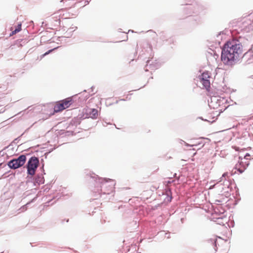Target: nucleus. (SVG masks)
<instances>
[{
	"label": "nucleus",
	"instance_id": "12",
	"mask_svg": "<svg viewBox=\"0 0 253 253\" xmlns=\"http://www.w3.org/2000/svg\"><path fill=\"white\" fill-rule=\"evenodd\" d=\"M227 175V173H224L222 177L220 178V180L218 181V183H220V184L227 186L228 187L229 185V181L226 180V176Z\"/></svg>",
	"mask_w": 253,
	"mask_h": 253
},
{
	"label": "nucleus",
	"instance_id": "54",
	"mask_svg": "<svg viewBox=\"0 0 253 253\" xmlns=\"http://www.w3.org/2000/svg\"><path fill=\"white\" fill-rule=\"evenodd\" d=\"M86 90H84L83 92H86Z\"/></svg>",
	"mask_w": 253,
	"mask_h": 253
},
{
	"label": "nucleus",
	"instance_id": "29",
	"mask_svg": "<svg viewBox=\"0 0 253 253\" xmlns=\"http://www.w3.org/2000/svg\"><path fill=\"white\" fill-rule=\"evenodd\" d=\"M250 163L249 162H246L245 163H243V167L244 168H246V169L247 168V167L249 166Z\"/></svg>",
	"mask_w": 253,
	"mask_h": 253
},
{
	"label": "nucleus",
	"instance_id": "36",
	"mask_svg": "<svg viewBox=\"0 0 253 253\" xmlns=\"http://www.w3.org/2000/svg\"><path fill=\"white\" fill-rule=\"evenodd\" d=\"M4 155V152H3V150L0 151V156H3Z\"/></svg>",
	"mask_w": 253,
	"mask_h": 253
},
{
	"label": "nucleus",
	"instance_id": "18",
	"mask_svg": "<svg viewBox=\"0 0 253 253\" xmlns=\"http://www.w3.org/2000/svg\"><path fill=\"white\" fill-rule=\"evenodd\" d=\"M30 128H28L27 129H26L25 131V132H24L22 134H21L20 136H19V137H17L16 138L14 139L13 141L11 142V144L12 145L13 144H16L18 142V141L19 140H20V138L24 135V134L25 133V132H27L29 129Z\"/></svg>",
	"mask_w": 253,
	"mask_h": 253
},
{
	"label": "nucleus",
	"instance_id": "26",
	"mask_svg": "<svg viewBox=\"0 0 253 253\" xmlns=\"http://www.w3.org/2000/svg\"><path fill=\"white\" fill-rule=\"evenodd\" d=\"M213 245L214 246V249L215 251H217V240L216 239H214L213 240Z\"/></svg>",
	"mask_w": 253,
	"mask_h": 253
},
{
	"label": "nucleus",
	"instance_id": "55",
	"mask_svg": "<svg viewBox=\"0 0 253 253\" xmlns=\"http://www.w3.org/2000/svg\"><path fill=\"white\" fill-rule=\"evenodd\" d=\"M202 139H206L207 138H202Z\"/></svg>",
	"mask_w": 253,
	"mask_h": 253
},
{
	"label": "nucleus",
	"instance_id": "46",
	"mask_svg": "<svg viewBox=\"0 0 253 253\" xmlns=\"http://www.w3.org/2000/svg\"><path fill=\"white\" fill-rule=\"evenodd\" d=\"M49 153V152H48V153H44V155H47Z\"/></svg>",
	"mask_w": 253,
	"mask_h": 253
},
{
	"label": "nucleus",
	"instance_id": "2",
	"mask_svg": "<svg viewBox=\"0 0 253 253\" xmlns=\"http://www.w3.org/2000/svg\"><path fill=\"white\" fill-rule=\"evenodd\" d=\"M89 175L92 181L94 182V192L98 193L101 197L103 195H110L114 191L116 184L114 180L108 178H102L89 171L86 174Z\"/></svg>",
	"mask_w": 253,
	"mask_h": 253
},
{
	"label": "nucleus",
	"instance_id": "9",
	"mask_svg": "<svg viewBox=\"0 0 253 253\" xmlns=\"http://www.w3.org/2000/svg\"><path fill=\"white\" fill-rule=\"evenodd\" d=\"M89 118V114L87 110L84 109L82 113L79 114L77 117H75V120L80 119L81 121Z\"/></svg>",
	"mask_w": 253,
	"mask_h": 253
},
{
	"label": "nucleus",
	"instance_id": "5",
	"mask_svg": "<svg viewBox=\"0 0 253 253\" xmlns=\"http://www.w3.org/2000/svg\"><path fill=\"white\" fill-rule=\"evenodd\" d=\"M78 94L72 96V97L66 98L60 101V103L55 105L54 107V112L55 113L59 112L66 108H69L74 102V99L77 96Z\"/></svg>",
	"mask_w": 253,
	"mask_h": 253
},
{
	"label": "nucleus",
	"instance_id": "13",
	"mask_svg": "<svg viewBox=\"0 0 253 253\" xmlns=\"http://www.w3.org/2000/svg\"><path fill=\"white\" fill-rule=\"evenodd\" d=\"M87 112L89 114V118H91L92 119H97L98 116V110L96 109H90L89 111Z\"/></svg>",
	"mask_w": 253,
	"mask_h": 253
},
{
	"label": "nucleus",
	"instance_id": "27",
	"mask_svg": "<svg viewBox=\"0 0 253 253\" xmlns=\"http://www.w3.org/2000/svg\"><path fill=\"white\" fill-rule=\"evenodd\" d=\"M174 182V180H173L171 178H169V180L167 181H165V182L168 184V185H169L170 184H171L172 183Z\"/></svg>",
	"mask_w": 253,
	"mask_h": 253
},
{
	"label": "nucleus",
	"instance_id": "22",
	"mask_svg": "<svg viewBox=\"0 0 253 253\" xmlns=\"http://www.w3.org/2000/svg\"><path fill=\"white\" fill-rule=\"evenodd\" d=\"M42 165H41V166L40 167L39 169L41 171V172L40 173H42V174H44L45 175V170L44 169V163H43V159H42Z\"/></svg>",
	"mask_w": 253,
	"mask_h": 253
},
{
	"label": "nucleus",
	"instance_id": "16",
	"mask_svg": "<svg viewBox=\"0 0 253 253\" xmlns=\"http://www.w3.org/2000/svg\"><path fill=\"white\" fill-rule=\"evenodd\" d=\"M202 83L203 87L206 89V90H209L211 88V84L210 82V80H205L201 81Z\"/></svg>",
	"mask_w": 253,
	"mask_h": 253
},
{
	"label": "nucleus",
	"instance_id": "15",
	"mask_svg": "<svg viewBox=\"0 0 253 253\" xmlns=\"http://www.w3.org/2000/svg\"><path fill=\"white\" fill-rule=\"evenodd\" d=\"M215 221L217 224L223 226L225 225V223H227L226 217L224 216L216 217Z\"/></svg>",
	"mask_w": 253,
	"mask_h": 253
},
{
	"label": "nucleus",
	"instance_id": "37",
	"mask_svg": "<svg viewBox=\"0 0 253 253\" xmlns=\"http://www.w3.org/2000/svg\"><path fill=\"white\" fill-rule=\"evenodd\" d=\"M199 119H201V120H203V121H207V122H210V121H208L207 120H206V119H204L203 118V117H199Z\"/></svg>",
	"mask_w": 253,
	"mask_h": 253
},
{
	"label": "nucleus",
	"instance_id": "43",
	"mask_svg": "<svg viewBox=\"0 0 253 253\" xmlns=\"http://www.w3.org/2000/svg\"><path fill=\"white\" fill-rule=\"evenodd\" d=\"M126 99H121L120 100V101H126Z\"/></svg>",
	"mask_w": 253,
	"mask_h": 253
},
{
	"label": "nucleus",
	"instance_id": "32",
	"mask_svg": "<svg viewBox=\"0 0 253 253\" xmlns=\"http://www.w3.org/2000/svg\"><path fill=\"white\" fill-rule=\"evenodd\" d=\"M74 27H72V28H70L69 29H68V31H70V32H73V31H74L76 29H77V27H76L75 28V29H74Z\"/></svg>",
	"mask_w": 253,
	"mask_h": 253
},
{
	"label": "nucleus",
	"instance_id": "21",
	"mask_svg": "<svg viewBox=\"0 0 253 253\" xmlns=\"http://www.w3.org/2000/svg\"><path fill=\"white\" fill-rule=\"evenodd\" d=\"M81 121L80 119L75 120V118L71 122V124L73 126H77L81 124Z\"/></svg>",
	"mask_w": 253,
	"mask_h": 253
},
{
	"label": "nucleus",
	"instance_id": "8",
	"mask_svg": "<svg viewBox=\"0 0 253 253\" xmlns=\"http://www.w3.org/2000/svg\"><path fill=\"white\" fill-rule=\"evenodd\" d=\"M242 58L246 59V64H250L253 62V52L252 48H250L242 56Z\"/></svg>",
	"mask_w": 253,
	"mask_h": 253
},
{
	"label": "nucleus",
	"instance_id": "49",
	"mask_svg": "<svg viewBox=\"0 0 253 253\" xmlns=\"http://www.w3.org/2000/svg\"><path fill=\"white\" fill-rule=\"evenodd\" d=\"M173 176L174 177H175L176 176V173H174Z\"/></svg>",
	"mask_w": 253,
	"mask_h": 253
},
{
	"label": "nucleus",
	"instance_id": "19",
	"mask_svg": "<svg viewBox=\"0 0 253 253\" xmlns=\"http://www.w3.org/2000/svg\"><path fill=\"white\" fill-rule=\"evenodd\" d=\"M59 47H54L53 48H52L51 49H49L48 50H47V51H46L44 53H43V54L41 55V59L43 57H44L45 56L48 55V54L50 53L51 52H52L53 51L55 50V49H57Z\"/></svg>",
	"mask_w": 253,
	"mask_h": 253
},
{
	"label": "nucleus",
	"instance_id": "25",
	"mask_svg": "<svg viewBox=\"0 0 253 253\" xmlns=\"http://www.w3.org/2000/svg\"><path fill=\"white\" fill-rule=\"evenodd\" d=\"M178 141H179V142L181 144H185V145L187 146V147H192L193 145H190V144H189L188 143H187L186 142H185L184 140H182V139H178Z\"/></svg>",
	"mask_w": 253,
	"mask_h": 253
},
{
	"label": "nucleus",
	"instance_id": "44",
	"mask_svg": "<svg viewBox=\"0 0 253 253\" xmlns=\"http://www.w3.org/2000/svg\"><path fill=\"white\" fill-rule=\"evenodd\" d=\"M132 32V33L134 32V31H133V30H129L128 31V32Z\"/></svg>",
	"mask_w": 253,
	"mask_h": 253
},
{
	"label": "nucleus",
	"instance_id": "35",
	"mask_svg": "<svg viewBox=\"0 0 253 253\" xmlns=\"http://www.w3.org/2000/svg\"><path fill=\"white\" fill-rule=\"evenodd\" d=\"M213 56L215 58H218L219 56L218 54H217L215 52H214Z\"/></svg>",
	"mask_w": 253,
	"mask_h": 253
},
{
	"label": "nucleus",
	"instance_id": "52",
	"mask_svg": "<svg viewBox=\"0 0 253 253\" xmlns=\"http://www.w3.org/2000/svg\"><path fill=\"white\" fill-rule=\"evenodd\" d=\"M119 102V100L116 101V103H118Z\"/></svg>",
	"mask_w": 253,
	"mask_h": 253
},
{
	"label": "nucleus",
	"instance_id": "40",
	"mask_svg": "<svg viewBox=\"0 0 253 253\" xmlns=\"http://www.w3.org/2000/svg\"><path fill=\"white\" fill-rule=\"evenodd\" d=\"M88 97H89L88 96H86L85 97V98L84 99V100L85 101H86V100L88 98Z\"/></svg>",
	"mask_w": 253,
	"mask_h": 253
},
{
	"label": "nucleus",
	"instance_id": "3",
	"mask_svg": "<svg viewBox=\"0 0 253 253\" xmlns=\"http://www.w3.org/2000/svg\"><path fill=\"white\" fill-rule=\"evenodd\" d=\"M39 164L40 161L38 157L34 156L30 158L26 165L27 175H34Z\"/></svg>",
	"mask_w": 253,
	"mask_h": 253
},
{
	"label": "nucleus",
	"instance_id": "50",
	"mask_svg": "<svg viewBox=\"0 0 253 253\" xmlns=\"http://www.w3.org/2000/svg\"><path fill=\"white\" fill-rule=\"evenodd\" d=\"M159 204H158V205H157V206H156V208H157L158 207H159Z\"/></svg>",
	"mask_w": 253,
	"mask_h": 253
},
{
	"label": "nucleus",
	"instance_id": "33",
	"mask_svg": "<svg viewBox=\"0 0 253 253\" xmlns=\"http://www.w3.org/2000/svg\"><path fill=\"white\" fill-rule=\"evenodd\" d=\"M161 34H162V36H161V39L162 40H163V41H164V40H166V38H165L164 36H163V35L164 34V32H161Z\"/></svg>",
	"mask_w": 253,
	"mask_h": 253
},
{
	"label": "nucleus",
	"instance_id": "23",
	"mask_svg": "<svg viewBox=\"0 0 253 253\" xmlns=\"http://www.w3.org/2000/svg\"><path fill=\"white\" fill-rule=\"evenodd\" d=\"M205 144V142H204L202 140H200V141H198L195 144H193L192 145H193V146H201V147L202 148V147H204Z\"/></svg>",
	"mask_w": 253,
	"mask_h": 253
},
{
	"label": "nucleus",
	"instance_id": "17",
	"mask_svg": "<svg viewBox=\"0 0 253 253\" xmlns=\"http://www.w3.org/2000/svg\"><path fill=\"white\" fill-rule=\"evenodd\" d=\"M22 24L21 23H18V25L15 27L14 30L12 31L9 34V36H12V35L18 33L20 32L22 28H21Z\"/></svg>",
	"mask_w": 253,
	"mask_h": 253
},
{
	"label": "nucleus",
	"instance_id": "24",
	"mask_svg": "<svg viewBox=\"0 0 253 253\" xmlns=\"http://www.w3.org/2000/svg\"><path fill=\"white\" fill-rule=\"evenodd\" d=\"M37 197H35V198H34L33 199H32L30 201H29V202H28L25 205V206H26V207H28L31 203H34L36 201V200H37Z\"/></svg>",
	"mask_w": 253,
	"mask_h": 253
},
{
	"label": "nucleus",
	"instance_id": "48",
	"mask_svg": "<svg viewBox=\"0 0 253 253\" xmlns=\"http://www.w3.org/2000/svg\"><path fill=\"white\" fill-rule=\"evenodd\" d=\"M53 149H55V148H53V149H52L49 151V152H50L51 151H53Z\"/></svg>",
	"mask_w": 253,
	"mask_h": 253
},
{
	"label": "nucleus",
	"instance_id": "11",
	"mask_svg": "<svg viewBox=\"0 0 253 253\" xmlns=\"http://www.w3.org/2000/svg\"><path fill=\"white\" fill-rule=\"evenodd\" d=\"M234 169H236L240 173H242L246 169V168L243 167V162H239L234 167Z\"/></svg>",
	"mask_w": 253,
	"mask_h": 253
},
{
	"label": "nucleus",
	"instance_id": "30",
	"mask_svg": "<svg viewBox=\"0 0 253 253\" xmlns=\"http://www.w3.org/2000/svg\"><path fill=\"white\" fill-rule=\"evenodd\" d=\"M56 23L55 24L57 25H60V19H56L55 20Z\"/></svg>",
	"mask_w": 253,
	"mask_h": 253
},
{
	"label": "nucleus",
	"instance_id": "51",
	"mask_svg": "<svg viewBox=\"0 0 253 253\" xmlns=\"http://www.w3.org/2000/svg\"><path fill=\"white\" fill-rule=\"evenodd\" d=\"M86 4H88V3H89V2L88 1H86Z\"/></svg>",
	"mask_w": 253,
	"mask_h": 253
},
{
	"label": "nucleus",
	"instance_id": "41",
	"mask_svg": "<svg viewBox=\"0 0 253 253\" xmlns=\"http://www.w3.org/2000/svg\"><path fill=\"white\" fill-rule=\"evenodd\" d=\"M128 95H127V96H126V99H127L129 100V99H130V98H129Z\"/></svg>",
	"mask_w": 253,
	"mask_h": 253
},
{
	"label": "nucleus",
	"instance_id": "28",
	"mask_svg": "<svg viewBox=\"0 0 253 253\" xmlns=\"http://www.w3.org/2000/svg\"><path fill=\"white\" fill-rule=\"evenodd\" d=\"M224 35V36H225L226 33H225V32L224 31H221V32H219V33L217 35V36H217V38H218V37H219V36H220V35Z\"/></svg>",
	"mask_w": 253,
	"mask_h": 253
},
{
	"label": "nucleus",
	"instance_id": "38",
	"mask_svg": "<svg viewBox=\"0 0 253 253\" xmlns=\"http://www.w3.org/2000/svg\"><path fill=\"white\" fill-rule=\"evenodd\" d=\"M248 134V135H250L249 133L248 132V131H246L244 133V136H246V134Z\"/></svg>",
	"mask_w": 253,
	"mask_h": 253
},
{
	"label": "nucleus",
	"instance_id": "4",
	"mask_svg": "<svg viewBox=\"0 0 253 253\" xmlns=\"http://www.w3.org/2000/svg\"><path fill=\"white\" fill-rule=\"evenodd\" d=\"M28 154H21L16 158L11 159L7 163L8 167L11 169H16L22 167L26 162V155Z\"/></svg>",
	"mask_w": 253,
	"mask_h": 253
},
{
	"label": "nucleus",
	"instance_id": "1",
	"mask_svg": "<svg viewBox=\"0 0 253 253\" xmlns=\"http://www.w3.org/2000/svg\"><path fill=\"white\" fill-rule=\"evenodd\" d=\"M221 60L225 65L232 67L240 60L243 45L236 39L227 41L221 47Z\"/></svg>",
	"mask_w": 253,
	"mask_h": 253
},
{
	"label": "nucleus",
	"instance_id": "20",
	"mask_svg": "<svg viewBox=\"0 0 253 253\" xmlns=\"http://www.w3.org/2000/svg\"><path fill=\"white\" fill-rule=\"evenodd\" d=\"M172 199V197L171 195L169 196L167 195L164 200V203L166 204H168L171 201Z\"/></svg>",
	"mask_w": 253,
	"mask_h": 253
},
{
	"label": "nucleus",
	"instance_id": "39",
	"mask_svg": "<svg viewBox=\"0 0 253 253\" xmlns=\"http://www.w3.org/2000/svg\"><path fill=\"white\" fill-rule=\"evenodd\" d=\"M94 88V87L93 86H92L90 87L91 91H93Z\"/></svg>",
	"mask_w": 253,
	"mask_h": 253
},
{
	"label": "nucleus",
	"instance_id": "14",
	"mask_svg": "<svg viewBox=\"0 0 253 253\" xmlns=\"http://www.w3.org/2000/svg\"><path fill=\"white\" fill-rule=\"evenodd\" d=\"M210 78L209 71H205L199 76V78L200 81H203L205 80H209Z\"/></svg>",
	"mask_w": 253,
	"mask_h": 253
},
{
	"label": "nucleus",
	"instance_id": "7",
	"mask_svg": "<svg viewBox=\"0 0 253 253\" xmlns=\"http://www.w3.org/2000/svg\"><path fill=\"white\" fill-rule=\"evenodd\" d=\"M187 18L193 26H197L202 23V18L200 15L189 16Z\"/></svg>",
	"mask_w": 253,
	"mask_h": 253
},
{
	"label": "nucleus",
	"instance_id": "45",
	"mask_svg": "<svg viewBox=\"0 0 253 253\" xmlns=\"http://www.w3.org/2000/svg\"><path fill=\"white\" fill-rule=\"evenodd\" d=\"M183 220H184V218H181V221L182 222H183Z\"/></svg>",
	"mask_w": 253,
	"mask_h": 253
},
{
	"label": "nucleus",
	"instance_id": "6",
	"mask_svg": "<svg viewBox=\"0 0 253 253\" xmlns=\"http://www.w3.org/2000/svg\"><path fill=\"white\" fill-rule=\"evenodd\" d=\"M44 174L38 173L33 175H27L26 183H32L33 186L38 187L44 183Z\"/></svg>",
	"mask_w": 253,
	"mask_h": 253
},
{
	"label": "nucleus",
	"instance_id": "10",
	"mask_svg": "<svg viewBox=\"0 0 253 253\" xmlns=\"http://www.w3.org/2000/svg\"><path fill=\"white\" fill-rule=\"evenodd\" d=\"M150 60H148L146 62V65L145 66V67L144 68V70L146 72L148 71V69H147V67H149V69L151 70H154L155 69H157L159 67V65L158 63L154 64L153 63H150Z\"/></svg>",
	"mask_w": 253,
	"mask_h": 253
},
{
	"label": "nucleus",
	"instance_id": "42",
	"mask_svg": "<svg viewBox=\"0 0 253 253\" xmlns=\"http://www.w3.org/2000/svg\"><path fill=\"white\" fill-rule=\"evenodd\" d=\"M126 99H121L120 100V101H126Z\"/></svg>",
	"mask_w": 253,
	"mask_h": 253
},
{
	"label": "nucleus",
	"instance_id": "53",
	"mask_svg": "<svg viewBox=\"0 0 253 253\" xmlns=\"http://www.w3.org/2000/svg\"><path fill=\"white\" fill-rule=\"evenodd\" d=\"M148 32H152V30H150L148 31Z\"/></svg>",
	"mask_w": 253,
	"mask_h": 253
},
{
	"label": "nucleus",
	"instance_id": "56",
	"mask_svg": "<svg viewBox=\"0 0 253 253\" xmlns=\"http://www.w3.org/2000/svg\"><path fill=\"white\" fill-rule=\"evenodd\" d=\"M0 253H2V252Z\"/></svg>",
	"mask_w": 253,
	"mask_h": 253
},
{
	"label": "nucleus",
	"instance_id": "34",
	"mask_svg": "<svg viewBox=\"0 0 253 253\" xmlns=\"http://www.w3.org/2000/svg\"><path fill=\"white\" fill-rule=\"evenodd\" d=\"M6 165H7V164H5L4 163H0V169L1 168H2V167H3L6 166Z\"/></svg>",
	"mask_w": 253,
	"mask_h": 253
},
{
	"label": "nucleus",
	"instance_id": "47",
	"mask_svg": "<svg viewBox=\"0 0 253 253\" xmlns=\"http://www.w3.org/2000/svg\"><path fill=\"white\" fill-rule=\"evenodd\" d=\"M196 152H195L194 154H193V156H194L196 154Z\"/></svg>",
	"mask_w": 253,
	"mask_h": 253
},
{
	"label": "nucleus",
	"instance_id": "31",
	"mask_svg": "<svg viewBox=\"0 0 253 253\" xmlns=\"http://www.w3.org/2000/svg\"><path fill=\"white\" fill-rule=\"evenodd\" d=\"M251 155L250 153H247L245 154V155L244 156V159L248 160V157H250Z\"/></svg>",
	"mask_w": 253,
	"mask_h": 253
}]
</instances>
